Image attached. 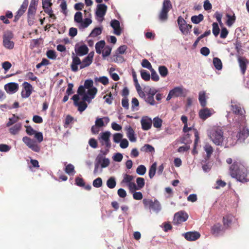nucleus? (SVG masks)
I'll return each mask as SVG.
<instances>
[{"label": "nucleus", "instance_id": "obj_1", "mask_svg": "<svg viewBox=\"0 0 249 249\" xmlns=\"http://www.w3.org/2000/svg\"><path fill=\"white\" fill-rule=\"evenodd\" d=\"M229 173L232 178L240 182H246L249 180L248 166L244 161L235 160L230 167Z\"/></svg>", "mask_w": 249, "mask_h": 249}, {"label": "nucleus", "instance_id": "obj_2", "mask_svg": "<svg viewBox=\"0 0 249 249\" xmlns=\"http://www.w3.org/2000/svg\"><path fill=\"white\" fill-rule=\"evenodd\" d=\"M231 138L233 140L232 144H235L237 142H244L249 136V130L247 128V123L239 122L234 123L231 128Z\"/></svg>", "mask_w": 249, "mask_h": 249}, {"label": "nucleus", "instance_id": "obj_3", "mask_svg": "<svg viewBox=\"0 0 249 249\" xmlns=\"http://www.w3.org/2000/svg\"><path fill=\"white\" fill-rule=\"evenodd\" d=\"M211 140L216 145H221L224 140V130L220 126H213L208 131Z\"/></svg>", "mask_w": 249, "mask_h": 249}, {"label": "nucleus", "instance_id": "obj_4", "mask_svg": "<svg viewBox=\"0 0 249 249\" xmlns=\"http://www.w3.org/2000/svg\"><path fill=\"white\" fill-rule=\"evenodd\" d=\"M231 109L233 113L235 115L234 117V123H238L242 122L244 123L246 122L245 117V110L242 108L239 104L234 103L231 106Z\"/></svg>", "mask_w": 249, "mask_h": 249}, {"label": "nucleus", "instance_id": "obj_5", "mask_svg": "<svg viewBox=\"0 0 249 249\" xmlns=\"http://www.w3.org/2000/svg\"><path fill=\"white\" fill-rule=\"evenodd\" d=\"M172 8L170 0H164L159 15V18L162 21L167 20L168 18V13Z\"/></svg>", "mask_w": 249, "mask_h": 249}, {"label": "nucleus", "instance_id": "obj_6", "mask_svg": "<svg viewBox=\"0 0 249 249\" xmlns=\"http://www.w3.org/2000/svg\"><path fill=\"white\" fill-rule=\"evenodd\" d=\"M142 202L145 208H149L156 212H159L161 209L160 203L157 199L153 201L150 199L144 198L142 200Z\"/></svg>", "mask_w": 249, "mask_h": 249}, {"label": "nucleus", "instance_id": "obj_7", "mask_svg": "<svg viewBox=\"0 0 249 249\" xmlns=\"http://www.w3.org/2000/svg\"><path fill=\"white\" fill-rule=\"evenodd\" d=\"M13 37V34L10 31L5 33L3 36V45L6 49L11 50L14 47V42L11 40Z\"/></svg>", "mask_w": 249, "mask_h": 249}, {"label": "nucleus", "instance_id": "obj_8", "mask_svg": "<svg viewBox=\"0 0 249 249\" xmlns=\"http://www.w3.org/2000/svg\"><path fill=\"white\" fill-rule=\"evenodd\" d=\"M23 142L32 150L36 152H39L40 151V146L36 142L30 138L25 136L22 138Z\"/></svg>", "mask_w": 249, "mask_h": 249}, {"label": "nucleus", "instance_id": "obj_9", "mask_svg": "<svg viewBox=\"0 0 249 249\" xmlns=\"http://www.w3.org/2000/svg\"><path fill=\"white\" fill-rule=\"evenodd\" d=\"M188 218V214L184 211H179L174 215L173 223L178 225L187 220Z\"/></svg>", "mask_w": 249, "mask_h": 249}, {"label": "nucleus", "instance_id": "obj_10", "mask_svg": "<svg viewBox=\"0 0 249 249\" xmlns=\"http://www.w3.org/2000/svg\"><path fill=\"white\" fill-rule=\"evenodd\" d=\"M29 4L28 0H24L22 4L21 5L19 9L16 12V15L14 17L13 21L15 23L17 22L20 17L24 14L27 10L28 5Z\"/></svg>", "mask_w": 249, "mask_h": 249}, {"label": "nucleus", "instance_id": "obj_11", "mask_svg": "<svg viewBox=\"0 0 249 249\" xmlns=\"http://www.w3.org/2000/svg\"><path fill=\"white\" fill-rule=\"evenodd\" d=\"M111 133L109 131H106L100 134L99 138L100 142L102 145H105L107 148L111 147V142L110 141V137Z\"/></svg>", "mask_w": 249, "mask_h": 249}, {"label": "nucleus", "instance_id": "obj_12", "mask_svg": "<svg viewBox=\"0 0 249 249\" xmlns=\"http://www.w3.org/2000/svg\"><path fill=\"white\" fill-rule=\"evenodd\" d=\"M158 90L155 89L149 88L146 93V97H145V101L150 105H154L155 101L154 99V96L157 93Z\"/></svg>", "mask_w": 249, "mask_h": 249}, {"label": "nucleus", "instance_id": "obj_13", "mask_svg": "<svg viewBox=\"0 0 249 249\" xmlns=\"http://www.w3.org/2000/svg\"><path fill=\"white\" fill-rule=\"evenodd\" d=\"M183 94V89L178 87L171 90L167 97L166 100L169 101L172 98L181 96Z\"/></svg>", "mask_w": 249, "mask_h": 249}, {"label": "nucleus", "instance_id": "obj_14", "mask_svg": "<svg viewBox=\"0 0 249 249\" xmlns=\"http://www.w3.org/2000/svg\"><path fill=\"white\" fill-rule=\"evenodd\" d=\"M38 2V0H31L27 12V16L29 18L32 16L35 17L37 10Z\"/></svg>", "mask_w": 249, "mask_h": 249}, {"label": "nucleus", "instance_id": "obj_15", "mask_svg": "<svg viewBox=\"0 0 249 249\" xmlns=\"http://www.w3.org/2000/svg\"><path fill=\"white\" fill-rule=\"evenodd\" d=\"M183 236L187 241H195L200 237V234L197 231H189L183 234Z\"/></svg>", "mask_w": 249, "mask_h": 249}, {"label": "nucleus", "instance_id": "obj_16", "mask_svg": "<svg viewBox=\"0 0 249 249\" xmlns=\"http://www.w3.org/2000/svg\"><path fill=\"white\" fill-rule=\"evenodd\" d=\"M23 86L25 90L21 92V96L22 98H28L29 97L31 93L33 90L32 86L27 82H24L23 83Z\"/></svg>", "mask_w": 249, "mask_h": 249}, {"label": "nucleus", "instance_id": "obj_17", "mask_svg": "<svg viewBox=\"0 0 249 249\" xmlns=\"http://www.w3.org/2000/svg\"><path fill=\"white\" fill-rule=\"evenodd\" d=\"M213 109L205 107L199 110V116L200 119L205 120L213 114Z\"/></svg>", "mask_w": 249, "mask_h": 249}, {"label": "nucleus", "instance_id": "obj_18", "mask_svg": "<svg viewBox=\"0 0 249 249\" xmlns=\"http://www.w3.org/2000/svg\"><path fill=\"white\" fill-rule=\"evenodd\" d=\"M141 123L142 129L143 130H148L151 128L152 121L151 118L148 117H143L141 121Z\"/></svg>", "mask_w": 249, "mask_h": 249}, {"label": "nucleus", "instance_id": "obj_19", "mask_svg": "<svg viewBox=\"0 0 249 249\" xmlns=\"http://www.w3.org/2000/svg\"><path fill=\"white\" fill-rule=\"evenodd\" d=\"M72 61L71 66V69L73 71L76 72L78 70V65L80 66L82 64V61L77 56L75 55L73 53L72 54Z\"/></svg>", "mask_w": 249, "mask_h": 249}, {"label": "nucleus", "instance_id": "obj_20", "mask_svg": "<svg viewBox=\"0 0 249 249\" xmlns=\"http://www.w3.org/2000/svg\"><path fill=\"white\" fill-rule=\"evenodd\" d=\"M107 6L105 4L100 3L97 5L96 15L98 17L103 18L105 15L107 10Z\"/></svg>", "mask_w": 249, "mask_h": 249}, {"label": "nucleus", "instance_id": "obj_21", "mask_svg": "<svg viewBox=\"0 0 249 249\" xmlns=\"http://www.w3.org/2000/svg\"><path fill=\"white\" fill-rule=\"evenodd\" d=\"M110 25L114 29V33L116 35L119 36L121 34L122 30L120 27V22L118 20L116 19L111 20Z\"/></svg>", "mask_w": 249, "mask_h": 249}, {"label": "nucleus", "instance_id": "obj_22", "mask_svg": "<svg viewBox=\"0 0 249 249\" xmlns=\"http://www.w3.org/2000/svg\"><path fill=\"white\" fill-rule=\"evenodd\" d=\"M18 89V85L16 83H9L4 86V89L7 92H16Z\"/></svg>", "mask_w": 249, "mask_h": 249}, {"label": "nucleus", "instance_id": "obj_23", "mask_svg": "<svg viewBox=\"0 0 249 249\" xmlns=\"http://www.w3.org/2000/svg\"><path fill=\"white\" fill-rule=\"evenodd\" d=\"M75 52L77 55L81 56L88 53L89 49L86 45H82L77 48H75Z\"/></svg>", "mask_w": 249, "mask_h": 249}, {"label": "nucleus", "instance_id": "obj_24", "mask_svg": "<svg viewBox=\"0 0 249 249\" xmlns=\"http://www.w3.org/2000/svg\"><path fill=\"white\" fill-rule=\"evenodd\" d=\"M224 227L220 223H216L211 227V233L215 236H217L222 231H223Z\"/></svg>", "mask_w": 249, "mask_h": 249}, {"label": "nucleus", "instance_id": "obj_25", "mask_svg": "<svg viewBox=\"0 0 249 249\" xmlns=\"http://www.w3.org/2000/svg\"><path fill=\"white\" fill-rule=\"evenodd\" d=\"M238 61L239 64V66L243 74H244L247 69V63L248 61L244 57L239 56L238 58Z\"/></svg>", "mask_w": 249, "mask_h": 249}, {"label": "nucleus", "instance_id": "obj_26", "mask_svg": "<svg viewBox=\"0 0 249 249\" xmlns=\"http://www.w3.org/2000/svg\"><path fill=\"white\" fill-rule=\"evenodd\" d=\"M22 127V124L20 123H17L9 129V132L13 135H17L20 131Z\"/></svg>", "mask_w": 249, "mask_h": 249}, {"label": "nucleus", "instance_id": "obj_27", "mask_svg": "<svg viewBox=\"0 0 249 249\" xmlns=\"http://www.w3.org/2000/svg\"><path fill=\"white\" fill-rule=\"evenodd\" d=\"M126 136L131 142H136V138L135 136L134 130L130 126L126 128Z\"/></svg>", "mask_w": 249, "mask_h": 249}, {"label": "nucleus", "instance_id": "obj_28", "mask_svg": "<svg viewBox=\"0 0 249 249\" xmlns=\"http://www.w3.org/2000/svg\"><path fill=\"white\" fill-rule=\"evenodd\" d=\"M178 23L179 26V28L181 32L184 34V31H186L185 28L186 25L187 24L185 20L183 19V18L179 16L178 18Z\"/></svg>", "mask_w": 249, "mask_h": 249}, {"label": "nucleus", "instance_id": "obj_29", "mask_svg": "<svg viewBox=\"0 0 249 249\" xmlns=\"http://www.w3.org/2000/svg\"><path fill=\"white\" fill-rule=\"evenodd\" d=\"M232 222V216L230 215H227L223 217V223L224 228L227 229L231 225Z\"/></svg>", "mask_w": 249, "mask_h": 249}, {"label": "nucleus", "instance_id": "obj_30", "mask_svg": "<svg viewBox=\"0 0 249 249\" xmlns=\"http://www.w3.org/2000/svg\"><path fill=\"white\" fill-rule=\"evenodd\" d=\"M198 100L200 105L202 107H205L206 106L207 102L206 99V93L205 91H200L199 93Z\"/></svg>", "mask_w": 249, "mask_h": 249}, {"label": "nucleus", "instance_id": "obj_31", "mask_svg": "<svg viewBox=\"0 0 249 249\" xmlns=\"http://www.w3.org/2000/svg\"><path fill=\"white\" fill-rule=\"evenodd\" d=\"M105 46V41L104 40H101L98 42L95 45V49L96 53L98 54H101L102 50Z\"/></svg>", "mask_w": 249, "mask_h": 249}, {"label": "nucleus", "instance_id": "obj_32", "mask_svg": "<svg viewBox=\"0 0 249 249\" xmlns=\"http://www.w3.org/2000/svg\"><path fill=\"white\" fill-rule=\"evenodd\" d=\"M19 118L18 116L13 114L12 117L9 119L8 122L7 123L6 125L7 127H9L13 124L17 123L19 120Z\"/></svg>", "mask_w": 249, "mask_h": 249}, {"label": "nucleus", "instance_id": "obj_33", "mask_svg": "<svg viewBox=\"0 0 249 249\" xmlns=\"http://www.w3.org/2000/svg\"><path fill=\"white\" fill-rule=\"evenodd\" d=\"M213 64L215 68L217 70H221L222 69V62L218 57H214L213 58Z\"/></svg>", "mask_w": 249, "mask_h": 249}, {"label": "nucleus", "instance_id": "obj_34", "mask_svg": "<svg viewBox=\"0 0 249 249\" xmlns=\"http://www.w3.org/2000/svg\"><path fill=\"white\" fill-rule=\"evenodd\" d=\"M92 62V60H91L89 57L86 56L82 61V64L80 66V69H82L85 68V67H88L91 64Z\"/></svg>", "mask_w": 249, "mask_h": 249}, {"label": "nucleus", "instance_id": "obj_35", "mask_svg": "<svg viewBox=\"0 0 249 249\" xmlns=\"http://www.w3.org/2000/svg\"><path fill=\"white\" fill-rule=\"evenodd\" d=\"M226 17L227 18V20L226 22L227 25L229 27L231 26L235 21V16L234 14L233 16L227 14Z\"/></svg>", "mask_w": 249, "mask_h": 249}, {"label": "nucleus", "instance_id": "obj_36", "mask_svg": "<svg viewBox=\"0 0 249 249\" xmlns=\"http://www.w3.org/2000/svg\"><path fill=\"white\" fill-rule=\"evenodd\" d=\"M156 168H157V163L154 162L153 163L151 166H150L149 170V177L151 179L153 178V177L155 176L156 171Z\"/></svg>", "mask_w": 249, "mask_h": 249}, {"label": "nucleus", "instance_id": "obj_37", "mask_svg": "<svg viewBox=\"0 0 249 249\" xmlns=\"http://www.w3.org/2000/svg\"><path fill=\"white\" fill-rule=\"evenodd\" d=\"M159 72L160 76L162 77H166L168 74V70L165 66H160L159 67Z\"/></svg>", "mask_w": 249, "mask_h": 249}, {"label": "nucleus", "instance_id": "obj_38", "mask_svg": "<svg viewBox=\"0 0 249 249\" xmlns=\"http://www.w3.org/2000/svg\"><path fill=\"white\" fill-rule=\"evenodd\" d=\"M204 17L200 14L198 16H193L191 18V21L195 24H198L203 20Z\"/></svg>", "mask_w": 249, "mask_h": 249}, {"label": "nucleus", "instance_id": "obj_39", "mask_svg": "<svg viewBox=\"0 0 249 249\" xmlns=\"http://www.w3.org/2000/svg\"><path fill=\"white\" fill-rule=\"evenodd\" d=\"M102 31V28L96 27L92 30L89 35V36L95 37L101 34Z\"/></svg>", "mask_w": 249, "mask_h": 249}, {"label": "nucleus", "instance_id": "obj_40", "mask_svg": "<svg viewBox=\"0 0 249 249\" xmlns=\"http://www.w3.org/2000/svg\"><path fill=\"white\" fill-rule=\"evenodd\" d=\"M74 106L78 107V110L80 112L84 111L88 107L87 103L83 101L79 102Z\"/></svg>", "mask_w": 249, "mask_h": 249}, {"label": "nucleus", "instance_id": "obj_41", "mask_svg": "<svg viewBox=\"0 0 249 249\" xmlns=\"http://www.w3.org/2000/svg\"><path fill=\"white\" fill-rule=\"evenodd\" d=\"M141 151L145 152H153L155 151V149L152 145L146 144L141 148Z\"/></svg>", "mask_w": 249, "mask_h": 249}, {"label": "nucleus", "instance_id": "obj_42", "mask_svg": "<svg viewBox=\"0 0 249 249\" xmlns=\"http://www.w3.org/2000/svg\"><path fill=\"white\" fill-rule=\"evenodd\" d=\"M92 22V20L89 18H86L79 25V28H86L88 27Z\"/></svg>", "mask_w": 249, "mask_h": 249}, {"label": "nucleus", "instance_id": "obj_43", "mask_svg": "<svg viewBox=\"0 0 249 249\" xmlns=\"http://www.w3.org/2000/svg\"><path fill=\"white\" fill-rule=\"evenodd\" d=\"M204 148L207 153V157L208 158H210L213 152V147L210 144L207 143L204 146Z\"/></svg>", "mask_w": 249, "mask_h": 249}, {"label": "nucleus", "instance_id": "obj_44", "mask_svg": "<svg viewBox=\"0 0 249 249\" xmlns=\"http://www.w3.org/2000/svg\"><path fill=\"white\" fill-rule=\"evenodd\" d=\"M116 185V182L114 178H110L107 181V185L110 189H113L115 188Z\"/></svg>", "mask_w": 249, "mask_h": 249}, {"label": "nucleus", "instance_id": "obj_45", "mask_svg": "<svg viewBox=\"0 0 249 249\" xmlns=\"http://www.w3.org/2000/svg\"><path fill=\"white\" fill-rule=\"evenodd\" d=\"M137 186L138 189L141 190L142 189L145 185V181L143 178L138 177L136 179Z\"/></svg>", "mask_w": 249, "mask_h": 249}, {"label": "nucleus", "instance_id": "obj_46", "mask_svg": "<svg viewBox=\"0 0 249 249\" xmlns=\"http://www.w3.org/2000/svg\"><path fill=\"white\" fill-rule=\"evenodd\" d=\"M162 121L159 117H155L153 119V126L155 128H160L162 125Z\"/></svg>", "mask_w": 249, "mask_h": 249}, {"label": "nucleus", "instance_id": "obj_47", "mask_svg": "<svg viewBox=\"0 0 249 249\" xmlns=\"http://www.w3.org/2000/svg\"><path fill=\"white\" fill-rule=\"evenodd\" d=\"M74 20L75 22L81 23L83 20L82 14L80 12H77L74 16Z\"/></svg>", "mask_w": 249, "mask_h": 249}, {"label": "nucleus", "instance_id": "obj_48", "mask_svg": "<svg viewBox=\"0 0 249 249\" xmlns=\"http://www.w3.org/2000/svg\"><path fill=\"white\" fill-rule=\"evenodd\" d=\"M112 60L115 63H123L124 61V57L119 54L114 55L112 57Z\"/></svg>", "mask_w": 249, "mask_h": 249}, {"label": "nucleus", "instance_id": "obj_49", "mask_svg": "<svg viewBox=\"0 0 249 249\" xmlns=\"http://www.w3.org/2000/svg\"><path fill=\"white\" fill-rule=\"evenodd\" d=\"M97 92V89L95 87H93L88 89L87 94L90 97V99H93Z\"/></svg>", "mask_w": 249, "mask_h": 249}, {"label": "nucleus", "instance_id": "obj_50", "mask_svg": "<svg viewBox=\"0 0 249 249\" xmlns=\"http://www.w3.org/2000/svg\"><path fill=\"white\" fill-rule=\"evenodd\" d=\"M146 171V167L143 165H139L137 169H136V172L139 175H143Z\"/></svg>", "mask_w": 249, "mask_h": 249}, {"label": "nucleus", "instance_id": "obj_51", "mask_svg": "<svg viewBox=\"0 0 249 249\" xmlns=\"http://www.w3.org/2000/svg\"><path fill=\"white\" fill-rule=\"evenodd\" d=\"M141 64L142 67L147 68L150 71L153 69L151 63L146 59H143Z\"/></svg>", "mask_w": 249, "mask_h": 249}, {"label": "nucleus", "instance_id": "obj_52", "mask_svg": "<svg viewBox=\"0 0 249 249\" xmlns=\"http://www.w3.org/2000/svg\"><path fill=\"white\" fill-rule=\"evenodd\" d=\"M93 186L96 188H99L102 186L103 181L101 178H97L93 181Z\"/></svg>", "mask_w": 249, "mask_h": 249}, {"label": "nucleus", "instance_id": "obj_53", "mask_svg": "<svg viewBox=\"0 0 249 249\" xmlns=\"http://www.w3.org/2000/svg\"><path fill=\"white\" fill-rule=\"evenodd\" d=\"M213 33L215 36H217L219 33V28L218 24L216 22H213Z\"/></svg>", "mask_w": 249, "mask_h": 249}, {"label": "nucleus", "instance_id": "obj_54", "mask_svg": "<svg viewBox=\"0 0 249 249\" xmlns=\"http://www.w3.org/2000/svg\"><path fill=\"white\" fill-rule=\"evenodd\" d=\"M141 75L142 78L146 81H149L150 79V74L145 70L141 71Z\"/></svg>", "mask_w": 249, "mask_h": 249}, {"label": "nucleus", "instance_id": "obj_55", "mask_svg": "<svg viewBox=\"0 0 249 249\" xmlns=\"http://www.w3.org/2000/svg\"><path fill=\"white\" fill-rule=\"evenodd\" d=\"M46 55L49 59H55L56 58L55 52L52 50H48L46 53Z\"/></svg>", "mask_w": 249, "mask_h": 249}, {"label": "nucleus", "instance_id": "obj_56", "mask_svg": "<svg viewBox=\"0 0 249 249\" xmlns=\"http://www.w3.org/2000/svg\"><path fill=\"white\" fill-rule=\"evenodd\" d=\"M65 171L69 175L71 174L74 172V167L71 164H69L66 166Z\"/></svg>", "mask_w": 249, "mask_h": 249}, {"label": "nucleus", "instance_id": "obj_57", "mask_svg": "<svg viewBox=\"0 0 249 249\" xmlns=\"http://www.w3.org/2000/svg\"><path fill=\"white\" fill-rule=\"evenodd\" d=\"M25 127L26 128V132L30 136L34 135L36 132V131L34 130L30 125H25Z\"/></svg>", "mask_w": 249, "mask_h": 249}, {"label": "nucleus", "instance_id": "obj_58", "mask_svg": "<svg viewBox=\"0 0 249 249\" xmlns=\"http://www.w3.org/2000/svg\"><path fill=\"white\" fill-rule=\"evenodd\" d=\"M134 178L132 176L125 174L124 177V178L122 180V182L127 183V184L131 182V181Z\"/></svg>", "mask_w": 249, "mask_h": 249}, {"label": "nucleus", "instance_id": "obj_59", "mask_svg": "<svg viewBox=\"0 0 249 249\" xmlns=\"http://www.w3.org/2000/svg\"><path fill=\"white\" fill-rule=\"evenodd\" d=\"M42 7L43 9L52 7L53 3L52 0H42Z\"/></svg>", "mask_w": 249, "mask_h": 249}, {"label": "nucleus", "instance_id": "obj_60", "mask_svg": "<svg viewBox=\"0 0 249 249\" xmlns=\"http://www.w3.org/2000/svg\"><path fill=\"white\" fill-rule=\"evenodd\" d=\"M123 135L121 133H115L113 135V141L115 143H119L122 141Z\"/></svg>", "mask_w": 249, "mask_h": 249}, {"label": "nucleus", "instance_id": "obj_61", "mask_svg": "<svg viewBox=\"0 0 249 249\" xmlns=\"http://www.w3.org/2000/svg\"><path fill=\"white\" fill-rule=\"evenodd\" d=\"M35 139L37 140V142L40 143L43 140V136L42 132H36L34 134Z\"/></svg>", "mask_w": 249, "mask_h": 249}, {"label": "nucleus", "instance_id": "obj_62", "mask_svg": "<svg viewBox=\"0 0 249 249\" xmlns=\"http://www.w3.org/2000/svg\"><path fill=\"white\" fill-rule=\"evenodd\" d=\"M44 11L46 14L49 15L50 18L53 19H55L56 18L55 15L53 14V11L52 7L45 8V9H44Z\"/></svg>", "mask_w": 249, "mask_h": 249}, {"label": "nucleus", "instance_id": "obj_63", "mask_svg": "<svg viewBox=\"0 0 249 249\" xmlns=\"http://www.w3.org/2000/svg\"><path fill=\"white\" fill-rule=\"evenodd\" d=\"M111 51V48L109 46H106L105 49L103 50L102 52V55L103 57H107L110 55Z\"/></svg>", "mask_w": 249, "mask_h": 249}, {"label": "nucleus", "instance_id": "obj_64", "mask_svg": "<svg viewBox=\"0 0 249 249\" xmlns=\"http://www.w3.org/2000/svg\"><path fill=\"white\" fill-rule=\"evenodd\" d=\"M151 72V79L154 81H158L159 80V76L156 71L153 69L150 70Z\"/></svg>", "mask_w": 249, "mask_h": 249}]
</instances>
